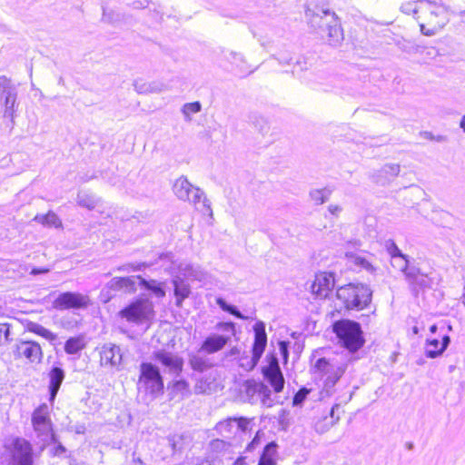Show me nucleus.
<instances>
[{"label":"nucleus","mask_w":465,"mask_h":465,"mask_svg":"<svg viewBox=\"0 0 465 465\" xmlns=\"http://www.w3.org/2000/svg\"><path fill=\"white\" fill-rule=\"evenodd\" d=\"M305 16L312 30L330 45L336 46L341 43L343 30L334 12L316 5L313 9L307 7Z\"/></svg>","instance_id":"nucleus-1"},{"label":"nucleus","mask_w":465,"mask_h":465,"mask_svg":"<svg viewBox=\"0 0 465 465\" xmlns=\"http://www.w3.org/2000/svg\"><path fill=\"white\" fill-rule=\"evenodd\" d=\"M347 368L348 361H341L336 358L319 357L312 363L311 371L321 387V399L334 394L335 386Z\"/></svg>","instance_id":"nucleus-2"},{"label":"nucleus","mask_w":465,"mask_h":465,"mask_svg":"<svg viewBox=\"0 0 465 465\" xmlns=\"http://www.w3.org/2000/svg\"><path fill=\"white\" fill-rule=\"evenodd\" d=\"M331 327L337 343L350 353L358 352L364 346L366 340L359 322L342 318L334 321Z\"/></svg>","instance_id":"nucleus-3"},{"label":"nucleus","mask_w":465,"mask_h":465,"mask_svg":"<svg viewBox=\"0 0 465 465\" xmlns=\"http://www.w3.org/2000/svg\"><path fill=\"white\" fill-rule=\"evenodd\" d=\"M373 292L368 284L350 282L336 289V299L346 311H362L370 306Z\"/></svg>","instance_id":"nucleus-4"},{"label":"nucleus","mask_w":465,"mask_h":465,"mask_svg":"<svg viewBox=\"0 0 465 465\" xmlns=\"http://www.w3.org/2000/svg\"><path fill=\"white\" fill-rule=\"evenodd\" d=\"M138 391L155 400L164 393V381L160 368L152 362L143 361L139 366Z\"/></svg>","instance_id":"nucleus-5"},{"label":"nucleus","mask_w":465,"mask_h":465,"mask_svg":"<svg viewBox=\"0 0 465 465\" xmlns=\"http://www.w3.org/2000/svg\"><path fill=\"white\" fill-rule=\"evenodd\" d=\"M266 325L262 321L258 320L252 326L253 341L251 349V355L244 351L238 361L239 367L245 371H251L258 365L267 347L268 338L265 331Z\"/></svg>","instance_id":"nucleus-6"},{"label":"nucleus","mask_w":465,"mask_h":465,"mask_svg":"<svg viewBox=\"0 0 465 465\" xmlns=\"http://www.w3.org/2000/svg\"><path fill=\"white\" fill-rule=\"evenodd\" d=\"M154 314L153 304L146 297L134 298L127 305L122 308L118 316L129 323L140 325L150 320Z\"/></svg>","instance_id":"nucleus-7"},{"label":"nucleus","mask_w":465,"mask_h":465,"mask_svg":"<svg viewBox=\"0 0 465 465\" xmlns=\"http://www.w3.org/2000/svg\"><path fill=\"white\" fill-rule=\"evenodd\" d=\"M17 97L16 85L9 77L0 75V104L4 107V117L10 118L12 124H15L14 119L19 106Z\"/></svg>","instance_id":"nucleus-8"},{"label":"nucleus","mask_w":465,"mask_h":465,"mask_svg":"<svg viewBox=\"0 0 465 465\" xmlns=\"http://www.w3.org/2000/svg\"><path fill=\"white\" fill-rule=\"evenodd\" d=\"M139 275L114 277L102 289L100 297L106 303L116 296L117 292L134 293L137 290Z\"/></svg>","instance_id":"nucleus-9"},{"label":"nucleus","mask_w":465,"mask_h":465,"mask_svg":"<svg viewBox=\"0 0 465 465\" xmlns=\"http://www.w3.org/2000/svg\"><path fill=\"white\" fill-rule=\"evenodd\" d=\"M48 297H54L52 307L57 311L84 310L90 305L89 297L78 292H52Z\"/></svg>","instance_id":"nucleus-10"},{"label":"nucleus","mask_w":465,"mask_h":465,"mask_svg":"<svg viewBox=\"0 0 465 465\" xmlns=\"http://www.w3.org/2000/svg\"><path fill=\"white\" fill-rule=\"evenodd\" d=\"M33 444L22 437H15L9 448V465H34Z\"/></svg>","instance_id":"nucleus-11"},{"label":"nucleus","mask_w":465,"mask_h":465,"mask_svg":"<svg viewBox=\"0 0 465 465\" xmlns=\"http://www.w3.org/2000/svg\"><path fill=\"white\" fill-rule=\"evenodd\" d=\"M15 360L25 359L30 363H40L44 357L41 345L33 340H17L12 347Z\"/></svg>","instance_id":"nucleus-12"},{"label":"nucleus","mask_w":465,"mask_h":465,"mask_svg":"<svg viewBox=\"0 0 465 465\" xmlns=\"http://www.w3.org/2000/svg\"><path fill=\"white\" fill-rule=\"evenodd\" d=\"M153 359L175 377H179L183 372L184 361L175 353L159 349L153 352Z\"/></svg>","instance_id":"nucleus-13"},{"label":"nucleus","mask_w":465,"mask_h":465,"mask_svg":"<svg viewBox=\"0 0 465 465\" xmlns=\"http://www.w3.org/2000/svg\"><path fill=\"white\" fill-rule=\"evenodd\" d=\"M335 287V273L332 272H322L315 275L311 284V292L315 298H329Z\"/></svg>","instance_id":"nucleus-14"},{"label":"nucleus","mask_w":465,"mask_h":465,"mask_svg":"<svg viewBox=\"0 0 465 465\" xmlns=\"http://www.w3.org/2000/svg\"><path fill=\"white\" fill-rule=\"evenodd\" d=\"M31 422L37 438L45 435L54 428L50 417L49 407L46 403H41L32 413Z\"/></svg>","instance_id":"nucleus-15"},{"label":"nucleus","mask_w":465,"mask_h":465,"mask_svg":"<svg viewBox=\"0 0 465 465\" xmlns=\"http://www.w3.org/2000/svg\"><path fill=\"white\" fill-rule=\"evenodd\" d=\"M175 195L183 201L197 203L201 202L204 193L198 187H194L185 176L178 178L173 188Z\"/></svg>","instance_id":"nucleus-16"},{"label":"nucleus","mask_w":465,"mask_h":465,"mask_svg":"<svg viewBox=\"0 0 465 465\" xmlns=\"http://www.w3.org/2000/svg\"><path fill=\"white\" fill-rule=\"evenodd\" d=\"M101 364L121 370L123 361V353L118 345L108 342L104 343L100 351Z\"/></svg>","instance_id":"nucleus-17"},{"label":"nucleus","mask_w":465,"mask_h":465,"mask_svg":"<svg viewBox=\"0 0 465 465\" xmlns=\"http://www.w3.org/2000/svg\"><path fill=\"white\" fill-rule=\"evenodd\" d=\"M401 166L398 163H386L381 169L371 173L369 177L372 183L386 186L399 175Z\"/></svg>","instance_id":"nucleus-18"},{"label":"nucleus","mask_w":465,"mask_h":465,"mask_svg":"<svg viewBox=\"0 0 465 465\" xmlns=\"http://www.w3.org/2000/svg\"><path fill=\"white\" fill-rule=\"evenodd\" d=\"M231 341V335L210 333L202 341L200 351L213 354L222 351Z\"/></svg>","instance_id":"nucleus-19"},{"label":"nucleus","mask_w":465,"mask_h":465,"mask_svg":"<svg viewBox=\"0 0 465 465\" xmlns=\"http://www.w3.org/2000/svg\"><path fill=\"white\" fill-rule=\"evenodd\" d=\"M450 341V337L447 333L441 334L440 341L438 338L427 339L425 341V356L429 359L440 357L447 350Z\"/></svg>","instance_id":"nucleus-20"},{"label":"nucleus","mask_w":465,"mask_h":465,"mask_svg":"<svg viewBox=\"0 0 465 465\" xmlns=\"http://www.w3.org/2000/svg\"><path fill=\"white\" fill-rule=\"evenodd\" d=\"M174 255L172 252H160L157 254V259L153 262H143L136 263H129L127 265H123L118 268V271H128L131 269L134 272H142L146 268L152 267L153 265L158 264L159 262H162L163 266L165 264L172 265L173 263Z\"/></svg>","instance_id":"nucleus-21"},{"label":"nucleus","mask_w":465,"mask_h":465,"mask_svg":"<svg viewBox=\"0 0 465 465\" xmlns=\"http://www.w3.org/2000/svg\"><path fill=\"white\" fill-rule=\"evenodd\" d=\"M418 3L420 11L426 15L425 19L428 22H436L442 17H448L447 8L443 5H437L430 0H420Z\"/></svg>","instance_id":"nucleus-22"},{"label":"nucleus","mask_w":465,"mask_h":465,"mask_svg":"<svg viewBox=\"0 0 465 465\" xmlns=\"http://www.w3.org/2000/svg\"><path fill=\"white\" fill-rule=\"evenodd\" d=\"M173 287V295L175 298V306L182 308L183 302L189 298L192 293L191 285L182 276L176 275L172 279Z\"/></svg>","instance_id":"nucleus-23"},{"label":"nucleus","mask_w":465,"mask_h":465,"mask_svg":"<svg viewBox=\"0 0 465 465\" xmlns=\"http://www.w3.org/2000/svg\"><path fill=\"white\" fill-rule=\"evenodd\" d=\"M261 373L263 380L272 388L275 393L283 391L285 380L281 368H261Z\"/></svg>","instance_id":"nucleus-24"},{"label":"nucleus","mask_w":465,"mask_h":465,"mask_svg":"<svg viewBox=\"0 0 465 465\" xmlns=\"http://www.w3.org/2000/svg\"><path fill=\"white\" fill-rule=\"evenodd\" d=\"M102 22L117 26L121 24L132 25L133 15L122 13L113 9H108L104 5H102Z\"/></svg>","instance_id":"nucleus-25"},{"label":"nucleus","mask_w":465,"mask_h":465,"mask_svg":"<svg viewBox=\"0 0 465 465\" xmlns=\"http://www.w3.org/2000/svg\"><path fill=\"white\" fill-rule=\"evenodd\" d=\"M340 409V404H334L330 411L329 415L322 417L314 423L315 431L323 434L328 431L332 426H334L340 420V417L335 415V411Z\"/></svg>","instance_id":"nucleus-26"},{"label":"nucleus","mask_w":465,"mask_h":465,"mask_svg":"<svg viewBox=\"0 0 465 465\" xmlns=\"http://www.w3.org/2000/svg\"><path fill=\"white\" fill-rule=\"evenodd\" d=\"M138 285L141 289L148 292L150 294L157 298H163L166 294L164 282H161L153 279L147 280L139 275Z\"/></svg>","instance_id":"nucleus-27"},{"label":"nucleus","mask_w":465,"mask_h":465,"mask_svg":"<svg viewBox=\"0 0 465 465\" xmlns=\"http://www.w3.org/2000/svg\"><path fill=\"white\" fill-rule=\"evenodd\" d=\"M278 443L272 440L263 447L257 465H276L278 457Z\"/></svg>","instance_id":"nucleus-28"},{"label":"nucleus","mask_w":465,"mask_h":465,"mask_svg":"<svg viewBox=\"0 0 465 465\" xmlns=\"http://www.w3.org/2000/svg\"><path fill=\"white\" fill-rule=\"evenodd\" d=\"M48 387L61 388L65 378V371L60 361H55L48 371Z\"/></svg>","instance_id":"nucleus-29"},{"label":"nucleus","mask_w":465,"mask_h":465,"mask_svg":"<svg viewBox=\"0 0 465 465\" xmlns=\"http://www.w3.org/2000/svg\"><path fill=\"white\" fill-rule=\"evenodd\" d=\"M25 327L29 332H32L37 336L45 339L51 344H54L58 338L56 333L53 332L52 331L44 327L38 322H28Z\"/></svg>","instance_id":"nucleus-30"},{"label":"nucleus","mask_w":465,"mask_h":465,"mask_svg":"<svg viewBox=\"0 0 465 465\" xmlns=\"http://www.w3.org/2000/svg\"><path fill=\"white\" fill-rule=\"evenodd\" d=\"M34 221L47 228L62 229L63 223L58 215L53 211H48L45 214L38 213L35 216Z\"/></svg>","instance_id":"nucleus-31"},{"label":"nucleus","mask_w":465,"mask_h":465,"mask_svg":"<svg viewBox=\"0 0 465 465\" xmlns=\"http://www.w3.org/2000/svg\"><path fill=\"white\" fill-rule=\"evenodd\" d=\"M215 302L222 311L232 315L236 319L243 320V321L252 320V316L244 315L243 313H242V312L239 310V308L236 305L229 303L222 296L216 297Z\"/></svg>","instance_id":"nucleus-32"},{"label":"nucleus","mask_w":465,"mask_h":465,"mask_svg":"<svg viewBox=\"0 0 465 465\" xmlns=\"http://www.w3.org/2000/svg\"><path fill=\"white\" fill-rule=\"evenodd\" d=\"M170 400L177 396H183L189 393V383L184 379L173 380L167 385Z\"/></svg>","instance_id":"nucleus-33"},{"label":"nucleus","mask_w":465,"mask_h":465,"mask_svg":"<svg viewBox=\"0 0 465 465\" xmlns=\"http://www.w3.org/2000/svg\"><path fill=\"white\" fill-rule=\"evenodd\" d=\"M180 276L184 280L191 279L193 281H202L204 278L203 271L199 267H194L191 263H181L179 265Z\"/></svg>","instance_id":"nucleus-34"},{"label":"nucleus","mask_w":465,"mask_h":465,"mask_svg":"<svg viewBox=\"0 0 465 465\" xmlns=\"http://www.w3.org/2000/svg\"><path fill=\"white\" fill-rule=\"evenodd\" d=\"M345 257L349 262L371 273H374L376 272V268L366 258L358 255L352 251H346Z\"/></svg>","instance_id":"nucleus-35"},{"label":"nucleus","mask_w":465,"mask_h":465,"mask_svg":"<svg viewBox=\"0 0 465 465\" xmlns=\"http://www.w3.org/2000/svg\"><path fill=\"white\" fill-rule=\"evenodd\" d=\"M228 59L232 64H235L239 71L236 73L240 77H243L247 74H252L254 70H248L247 63L242 54L236 52H230V57Z\"/></svg>","instance_id":"nucleus-36"},{"label":"nucleus","mask_w":465,"mask_h":465,"mask_svg":"<svg viewBox=\"0 0 465 465\" xmlns=\"http://www.w3.org/2000/svg\"><path fill=\"white\" fill-rule=\"evenodd\" d=\"M261 381H257L253 379L246 380L243 382L244 394L248 401L252 404L258 401L259 385Z\"/></svg>","instance_id":"nucleus-37"},{"label":"nucleus","mask_w":465,"mask_h":465,"mask_svg":"<svg viewBox=\"0 0 465 465\" xmlns=\"http://www.w3.org/2000/svg\"><path fill=\"white\" fill-rule=\"evenodd\" d=\"M449 22L448 17H442V19H440L436 22L429 21V25H430V28H427L425 24L420 23V33L425 36H433L438 32H440Z\"/></svg>","instance_id":"nucleus-38"},{"label":"nucleus","mask_w":465,"mask_h":465,"mask_svg":"<svg viewBox=\"0 0 465 465\" xmlns=\"http://www.w3.org/2000/svg\"><path fill=\"white\" fill-rule=\"evenodd\" d=\"M84 346V338L82 336H74L66 340L64 349L67 354L74 355L79 353Z\"/></svg>","instance_id":"nucleus-39"},{"label":"nucleus","mask_w":465,"mask_h":465,"mask_svg":"<svg viewBox=\"0 0 465 465\" xmlns=\"http://www.w3.org/2000/svg\"><path fill=\"white\" fill-rule=\"evenodd\" d=\"M189 365L194 371L198 372H203L213 366L209 359L195 354L190 356Z\"/></svg>","instance_id":"nucleus-40"},{"label":"nucleus","mask_w":465,"mask_h":465,"mask_svg":"<svg viewBox=\"0 0 465 465\" xmlns=\"http://www.w3.org/2000/svg\"><path fill=\"white\" fill-rule=\"evenodd\" d=\"M189 437L185 434H174L168 437V441L173 453H181L185 448L186 440Z\"/></svg>","instance_id":"nucleus-41"},{"label":"nucleus","mask_w":465,"mask_h":465,"mask_svg":"<svg viewBox=\"0 0 465 465\" xmlns=\"http://www.w3.org/2000/svg\"><path fill=\"white\" fill-rule=\"evenodd\" d=\"M331 193L332 190L328 187H324L322 189H313L310 192V197L315 203V204L319 205L326 203L329 200Z\"/></svg>","instance_id":"nucleus-42"},{"label":"nucleus","mask_w":465,"mask_h":465,"mask_svg":"<svg viewBox=\"0 0 465 465\" xmlns=\"http://www.w3.org/2000/svg\"><path fill=\"white\" fill-rule=\"evenodd\" d=\"M258 400L261 401L262 406L267 408H270L274 404L272 398V391L263 381H261V384L259 385Z\"/></svg>","instance_id":"nucleus-43"},{"label":"nucleus","mask_w":465,"mask_h":465,"mask_svg":"<svg viewBox=\"0 0 465 465\" xmlns=\"http://www.w3.org/2000/svg\"><path fill=\"white\" fill-rule=\"evenodd\" d=\"M194 465H223V459L213 452H206L204 457H197Z\"/></svg>","instance_id":"nucleus-44"},{"label":"nucleus","mask_w":465,"mask_h":465,"mask_svg":"<svg viewBox=\"0 0 465 465\" xmlns=\"http://www.w3.org/2000/svg\"><path fill=\"white\" fill-rule=\"evenodd\" d=\"M410 285L412 288V291H416L419 289H424L430 287V279L428 278V273L422 272L419 274L418 277L408 281Z\"/></svg>","instance_id":"nucleus-45"},{"label":"nucleus","mask_w":465,"mask_h":465,"mask_svg":"<svg viewBox=\"0 0 465 465\" xmlns=\"http://www.w3.org/2000/svg\"><path fill=\"white\" fill-rule=\"evenodd\" d=\"M202 110V104L199 101L186 103L182 107V113L186 121H191V114H197Z\"/></svg>","instance_id":"nucleus-46"},{"label":"nucleus","mask_w":465,"mask_h":465,"mask_svg":"<svg viewBox=\"0 0 465 465\" xmlns=\"http://www.w3.org/2000/svg\"><path fill=\"white\" fill-rule=\"evenodd\" d=\"M11 328L12 324L10 323H0V346L9 344L13 341Z\"/></svg>","instance_id":"nucleus-47"},{"label":"nucleus","mask_w":465,"mask_h":465,"mask_svg":"<svg viewBox=\"0 0 465 465\" xmlns=\"http://www.w3.org/2000/svg\"><path fill=\"white\" fill-rule=\"evenodd\" d=\"M410 261V257L404 253L391 259V266L403 273L405 270L408 269Z\"/></svg>","instance_id":"nucleus-48"},{"label":"nucleus","mask_w":465,"mask_h":465,"mask_svg":"<svg viewBox=\"0 0 465 465\" xmlns=\"http://www.w3.org/2000/svg\"><path fill=\"white\" fill-rule=\"evenodd\" d=\"M310 392L311 389H308L305 386L301 387L292 397V406L302 407Z\"/></svg>","instance_id":"nucleus-49"},{"label":"nucleus","mask_w":465,"mask_h":465,"mask_svg":"<svg viewBox=\"0 0 465 465\" xmlns=\"http://www.w3.org/2000/svg\"><path fill=\"white\" fill-rule=\"evenodd\" d=\"M77 203L81 207H84L88 210H94L97 204V201L88 194L79 193L77 196Z\"/></svg>","instance_id":"nucleus-50"},{"label":"nucleus","mask_w":465,"mask_h":465,"mask_svg":"<svg viewBox=\"0 0 465 465\" xmlns=\"http://www.w3.org/2000/svg\"><path fill=\"white\" fill-rule=\"evenodd\" d=\"M236 327L237 324L232 321L227 322H218L214 325V329L218 331L230 332L231 335H236Z\"/></svg>","instance_id":"nucleus-51"},{"label":"nucleus","mask_w":465,"mask_h":465,"mask_svg":"<svg viewBox=\"0 0 465 465\" xmlns=\"http://www.w3.org/2000/svg\"><path fill=\"white\" fill-rule=\"evenodd\" d=\"M264 361H265V364L262 365L261 368H269V369L281 368L280 364H279V359H278L275 350L268 351V353L265 356Z\"/></svg>","instance_id":"nucleus-52"},{"label":"nucleus","mask_w":465,"mask_h":465,"mask_svg":"<svg viewBox=\"0 0 465 465\" xmlns=\"http://www.w3.org/2000/svg\"><path fill=\"white\" fill-rule=\"evenodd\" d=\"M265 437V433L262 430H258L252 439V440L247 444L245 448L246 452L253 451L261 443L263 438Z\"/></svg>","instance_id":"nucleus-53"},{"label":"nucleus","mask_w":465,"mask_h":465,"mask_svg":"<svg viewBox=\"0 0 465 465\" xmlns=\"http://www.w3.org/2000/svg\"><path fill=\"white\" fill-rule=\"evenodd\" d=\"M422 270L415 264L414 260L410 261L408 263V269L405 270L404 275L407 281L414 279L418 277L419 274H421Z\"/></svg>","instance_id":"nucleus-54"},{"label":"nucleus","mask_w":465,"mask_h":465,"mask_svg":"<svg viewBox=\"0 0 465 465\" xmlns=\"http://www.w3.org/2000/svg\"><path fill=\"white\" fill-rule=\"evenodd\" d=\"M39 440L44 443V445L54 446L58 443H61L59 437L54 428L51 429V430L48 431L45 435H43L41 438H39Z\"/></svg>","instance_id":"nucleus-55"},{"label":"nucleus","mask_w":465,"mask_h":465,"mask_svg":"<svg viewBox=\"0 0 465 465\" xmlns=\"http://www.w3.org/2000/svg\"><path fill=\"white\" fill-rule=\"evenodd\" d=\"M228 446H229V444L225 440H220V439H214L210 441V444H209L210 450L208 452H213V453H216L217 455H219V452L226 450V448Z\"/></svg>","instance_id":"nucleus-56"},{"label":"nucleus","mask_w":465,"mask_h":465,"mask_svg":"<svg viewBox=\"0 0 465 465\" xmlns=\"http://www.w3.org/2000/svg\"><path fill=\"white\" fill-rule=\"evenodd\" d=\"M233 418H229L226 420L220 421L216 425V430L221 433H231L232 429L235 428Z\"/></svg>","instance_id":"nucleus-57"},{"label":"nucleus","mask_w":465,"mask_h":465,"mask_svg":"<svg viewBox=\"0 0 465 465\" xmlns=\"http://www.w3.org/2000/svg\"><path fill=\"white\" fill-rule=\"evenodd\" d=\"M290 345L291 342L287 340L278 341L279 351L282 358L283 364H286L288 362Z\"/></svg>","instance_id":"nucleus-58"},{"label":"nucleus","mask_w":465,"mask_h":465,"mask_svg":"<svg viewBox=\"0 0 465 465\" xmlns=\"http://www.w3.org/2000/svg\"><path fill=\"white\" fill-rule=\"evenodd\" d=\"M307 70H308V65H307V61L305 60V58H299L294 63L292 74L294 76L301 78L302 77L301 74Z\"/></svg>","instance_id":"nucleus-59"},{"label":"nucleus","mask_w":465,"mask_h":465,"mask_svg":"<svg viewBox=\"0 0 465 465\" xmlns=\"http://www.w3.org/2000/svg\"><path fill=\"white\" fill-rule=\"evenodd\" d=\"M234 426L237 430L246 433L250 430L251 420L244 417L233 418Z\"/></svg>","instance_id":"nucleus-60"},{"label":"nucleus","mask_w":465,"mask_h":465,"mask_svg":"<svg viewBox=\"0 0 465 465\" xmlns=\"http://www.w3.org/2000/svg\"><path fill=\"white\" fill-rule=\"evenodd\" d=\"M385 248L390 254L391 259L403 253L396 242L391 239H389L385 242Z\"/></svg>","instance_id":"nucleus-61"},{"label":"nucleus","mask_w":465,"mask_h":465,"mask_svg":"<svg viewBox=\"0 0 465 465\" xmlns=\"http://www.w3.org/2000/svg\"><path fill=\"white\" fill-rule=\"evenodd\" d=\"M67 452H68L67 449L62 443H58V444L53 446L52 449L50 450V454L53 457H58V458H62V457L68 458V455H66Z\"/></svg>","instance_id":"nucleus-62"},{"label":"nucleus","mask_w":465,"mask_h":465,"mask_svg":"<svg viewBox=\"0 0 465 465\" xmlns=\"http://www.w3.org/2000/svg\"><path fill=\"white\" fill-rule=\"evenodd\" d=\"M151 0H134L128 2V6L135 10L144 9L149 6Z\"/></svg>","instance_id":"nucleus-63"},{"label":"nucleus","mask_w":465,"mask_h":465,"mask_svg":"<svg viewBox=\"0 0 465 465\" xmlns=\"http://www.w3.org/2000/svg\"><path fill=\"white\" fill-rule=\"evenodd\" d=\"M148 85H150L148 93H161L166 89V84L158 81L148 83Z\"/></svg>","instance_id":"nucleus-64"}]
</instances>
